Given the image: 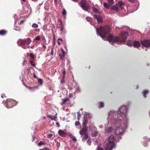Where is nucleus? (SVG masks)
<instances>
[{"label":"nucleus","mask_w":150,"mask_h":150,"mask_svg":"<svg viewBox=\"0 0 150 150\" xmlns=\"http://www.w3.org/2000/svg\"><path fill=\"white\" fill-rule=\"evenodd\" d=\"M119 114L116 112L114 113L113 122L114 124H116L119 120H121L122 118L126 117L127 109L126 106L122 105L119 108Z\"/></svg>","instance_id":"f257e3e1"},{"label":"nucleus","mask_w":150,"mask_h":150,"mask_svg":"<svg viewBox=\"0 0 150 150\" xmlns=\"http://www.w3.org/2000/svg\"><path fill=\"white\" fill-rule=\"evenodd\" d=\"M96 28L97 34L103 38H105V35L109 33L111 30L110 27L107 25Z\"/></svg>","instance_id":"f03ea898"},{"label":"nucleus","mask_w":150,"mask_h":150,"mask_svg":"<svg viewBox=\"0 0 150 150\" xmlns=\"http://www.w3.org/2000/svg\"><path fill=\"white\" fill-rule=\"evenodd\" d=\"M116 140L115 137L113 135H111L110 136L105 150H112L115 146Z\"/></svg>","instance_id":"7ed1b4c3"},{"label":"nucleus","mask_w":150,"mask_h":150,"mask_svg":"<svg viewBox=\"0 0 150 150\" xmlns=\"http://www.w3.org/2000/svg\"><path fill=\"white\" fill-rule=\"evenodd\" d=\"M31 40L30 38H26L25 39H19L18 41V44L22 46L24 49L29 48L30 46L28 45L30 44Z\"/></svg>","instance_id":"20e7f679"},{"label":"nucleus","mask_w":150,"mask_h":150,"mask_svg":"<svg viewBox=\"0 0 150 150\" xmlns=\"http://www.w3.org/2000/svg\"><path fill=\"white\" fill-rule=\"evenodd\" d=\"M125 6L123 2L119 1L118 2L117 4H116L114 5L111 8V10L115 11L116 12H118L119 8L120 9H122L123 6Z\"/></svg>","instance_id":"39448f33"},{"label":"nucleus","mask_w":150,"mask_h":150,"mask_svg":"<svg viewBox=\"0 0 150 150\" xmlns=\"http://www.w3.org/2000/svg\"><path fill=\"white\" fill-rule=\"evenodd\" d=\"M6 107L11 108L16 105V101L12 99H7L6 100Z\"/></svg>","instance_id":"423d86ee"},{"label":"nucleus","mask_w":150,"mask_h":150,"mask_svg":"<svg viewBox=\"0 0 150 150\" xmlns=\"http://www.w3.org/2000/svg\"><path fill=\"white\" fill-rule=\"evenodd\" d=\"M128 36V33L127 32H124L122 33L120 38L121 41L122 42H125L126 41L127 37Z\"/></svg>","instance_id":"0eeeda50"},{"label":"nucleus","mask_w":150,"mask_h":150,"mask_svg":"<svg viewBox=\"0 0 150 150\" xmlns=\"http://www.w3.org/2000/svg\"><path fill=\"white\" fill-rule=\"evenodd\" d=\"M142 45L146 47H150V40H144L141 41Z\"/></svg>","instance_id":"6e6552de"},{"label":"nucleus","mask_w":150,"mask_h":150,"mask_svg":"<svg viewBox=\"0 0 150 150\" xmlns=\"http://www.w3.org/2000/svg\"><path fill=\"white\" fill-rule=\"evenodd\" d=\"M115 133L117 135H121L123 133V129L121 127H118L116 129Z\"/></svg>","instance_id":"1a4fd4ad"},{"label":"nucleus","mask_w":150,"mask_h":150,"mask_svg":"<svg viewBox=\"0 0 150 150\" xmlns=\"http://www.w3.org/2000/svg\"><path fill=\"white\" fill-rule=\"evenodd\" d=\"M88 128L83 127V128L79 132V133L81 135H84L87 133V131Z\"/></svg>","instance_id":"9d476101"},{"label":"nucleus","mask_w":150,"mask_h":150,"mask_svg":"<svg viewBox=\"0 0 150 150\" xmlns=\"http://www.w3.org/2000/svg\"><path fill=\"white\" fill-rule=\"evenodd\" d=\"M94 17L96 19L98 23H100L102 22V18L99 16L97 15H94Z\"/></svg>","instance_id":"9b49d317"},{"label":"nucleus","mask_w":150,"mask_h":150,"mask_svg":"<svg viewBox=\"0 0 150 150\" xmlns=\"http://www.w3.org/2000/svg\"><path fill=\"white\" fill-rule=\"evenodd\" d=\"M88 120L87 118L84 117L82 122L83 127L88 128L87 126V124H88Z\"/></svg>","instance_id":"f8f14e48"},{"label":"nucleus","mask_w":150,"mask_h":150,"mask_svg":"<svg viewBox=\"0 0 150 150\" xmlns=\"http://www.w3.org/2000/svg\"><path fill=\"white\" fill-rule=\"evenodd\" d=\"M58 134L62 137H65L67 135L66 133L64 131L61 130H59Z\"/></svg>","instance_id":"ddd939ff"},{"label":"nucleus","mask_w":150,"mask_h":150,"mask_svg":"<svg viewBox=\"0 0 150 150\" xmlns=\"http://www.w3.org/2000/svg\"><path fill=\"white\" fill-rule=\"evenodd\" d=\"M120 40V38H119L117 36L114 37L112 41L113 42H122Z\"/></svg>","instance_id":"4468645a"},{"label":"nucleus","mask_w":150,"mask_h":150,"mask_svg":"<svg viewBox=\"0 0 150 150\" xmlns=\"http://www.w3.org/2000/svg\"><path fill=\"white\" fill-rule=\"evenodd\" d=\"M133 45L134 47L138 48L140 46V44L139 42L135 41L133 42Z\"/></svg>","instance_id":"2eb2a0df"},{"label":"nucleus","mask_w":150,"mask_h":150,"mask_svg":"<svg viewBox=\"0 0 150 150\" xmlns=\"http://www.w3.org/2000/svg\"><path fill=\"white\" fill-rule=\"evenodd\" d=\"M113 36L112 35L109 34L107 37V39L110 42H111L113 40Z\"/></svg>","instance_id":"dca6fc26"},{"label":"nucleus","mask_w":150,"mask_h":150,"mask_svg":"<svg viewBox=\"0 0 150 150\" xmlns=\"http://www.w3.org/2000/svg\"><path fill=\"white\" fill-rule=\"evenodd\" d=\"M61 54H59V56L60 57V58L62 60L63 58L65 57V53L64 50L63 49L61 50Z\"/></svg>","instance_id":"f3484780"},{"label":"nucleus","mask_w":150,"mask_h":150,"mask_svg":"<svg viewBox=\"0 0 150 150\" xmlns=\"http://www.w3.org/2000/svg\"><path fill=\"white\" fill-rule=\"evenodd\" d=\"M81 7H84L86 4V0H82L80 2Z\"/></svg>","instance_id":"a211bd4d"},{"label":"nucleus","mask_w":150,"mask_h":150,"mask_svg":"<svg viewBox=\"0 0 150 150\" xmlns=\"http://www.w3.org/2000/svg\"><path fill=\"white\" fill-rule=\"evenodd\" d=\"M82 8L84 10L88 12V10L90 9V7L87 4Z\"/></svg>","instance_id":"6ab92c4d"},{"label":"nucleus","mask_w":150,"mask_h":150,"mask_svg":"<svg viewBox=\"0 0 150 150\" xmlns=\"http://www.w3.org/2000/svg\"><path fill=\"white\" fill-rule=\"evenodd\" d=\"M7 32V31L5 30H0V35L4 36L6 34Z\"/></svg>","instance_id":"aec40b11"},{"label":"nucleus","mask_w":150,"mask_h":150,"mask_svg":"<svg viewBox=\"0 0 150 150\" xmlns=\"http://www.w3.org/2000/svg\"><path fill=\"white\" fill-rule=\"evenodd\" d=\"M113 129V128L112 127H109L107 129L106 132L108 133H111L112 132Z\"/></svg>","instance_id":"412c9836"},{"label":"nucleus","mask_w":150,"mask_h":150,"mask_svg":"<svg viewBox=\"0 0 150 150\" xmlns=\"http://www.w3.org/2000/svg\"><path fill=\"white\" fill-rule=\"evenodd\" d=\"M69 98H66V99H64L63 100V101L62 102V105H63L64 104H65L66 103V102L67 101H69Z\"/></svg>","instance_id":"4be33fe9"},{"label":"nucleus","mask_w":150,"mask_h":150,"mask_svg":"<svg viewBox=\"0 0 150 150\" xmlns=\"http://www.w3.org/2000/svg\"><path fill=\"white\" fill-rule=\"evenodd\" d=\"M60 25L61 26V28H60V30L61 32V33H62L64 30V27L63 25L62 24V22L61 21H60Z\"/></svg>","instance_id":"5701e85b"},{"label":"nucleus","mask_w":150,"mask_h":150,"mask_svg":"<svg viewBox=\"0 0 150 150\" xmlns=\"http://www.w3.org/2000/svg\"><path fill=\"white\" fill-rule=\"evenodd\" d=\"M149 92V91L148 90H144L143 92V94L144 96V97L145 98H146V95L147 93H148Z\"/></svg>","instance_id":"b1692460"},{"label":"nucleus","mask_w":150,"mask_h":150,"mask_svg":"<svg viewBox=\"0 0 150 150\" xmlns=\"http://www.w3.org/2000/svg\"><path fill=\"white\" fill-rule=\"evenodd\" d=\"M45 142L42 141H40L38 143V145L39 146H40L42 145H45Z\"/></svg>","instance_id":"393cba45"},{"label":"nucleus","mask_w":150,"mask_h":150,"mask_svg":"<svg viewBox=\"0 0 150 150\" xmlns=\"http://www.w3.org/2000/svg\"><path fill=\"white\" fill-rule=\"evenodd\" d=\"M88 133H87L85 134H84V136L83 137V138L82 140L83 141H84L85 139H88Z\"/></svg>","instance_id":"a878e982"},{"label":"nucleus","mask_w":150,"mask_h":150,"mask_svg":"<svg viewBox=\"0 0 150 150\" xmlns=\"http://www.w3.org/2000/svg\"><path fill=\"white\" fill-rule=\"evenodd\" d=\"M108 1V4L110 5H111L113 4V0H107Z\"/></svg>","instance_id":"bb28decb"},{"label":"nucleus","mask_w":150,"mask_h":150,"mask_svg":"<svg viewBox=\"0 0 150 150\" xmlns=\"http://www.w3.org/2000/svg\"><path fill=\"white\" fill-rule=\"evenodd\" d=\"M100 105H99V108H101L104 107V104L103 102H100Z\"/></svg>","instance_id":"cd10ccee"},{"label":"nucleus","mask_w":150,"mask_h":150,"mask_svg":"<svg viewBox=\"0 0 150 150\" xmlns=\"http://www.w3.org/2000/svg\"><path fill=\"white\" fill-rule=\"evenodd\" d=\"M32 26L33 28H37L38 27V26L37 24L34 23L33 24Z\"/></svg>","instance_id":"c85d7f7f"},{"label":"nucleus","mask_w":150,"mask_h":150,"mask_svg":"<svg viewBox=\"0 0 150 150\" xmlns=\"http://www.w3.org/2000/svg\"><path fill=\"white\" fill-rule=\"evenodd\" d=\"M47 117H48L50 118L52 120H54L55 118V117H54V116H53L52 115H48Z\"/></svg>","instance_id":"c756f323"},{"label":"nucleus","mask_w":150,"mask_h":150,"mask_svg":"<svg viewBox=\"0 0 150 150\" xmlns=\"http://www.w3.org/2000/svg\"><path fill=\"white\" fill-rule=\"evenodd\" d=\"M103 5L105 8H109V6L107 3L105 2L103 4Z\"/></svg>","instance_id":"7c9ffc66"},{"label":"nucleus","mask_w":150,"mask_h":150,"mask_svg":"<svg viewBox=\"0 0 150 150\" xmlns=\"http://www.w3.org/2000/svg\"><path fill=\"white\" fill-rule=\"evenodd\" d=\"M77 115H78V116H77L78 120H79L80 119V117H81V115L80 113V112L79 111L78 112H77Z\"/></svg>","instance_id":"2f4dec72"},{"label":"nucleus","mask_w":150,"mask_h":150,"mask_svg":"<svg viewBox=\"0 0 150 150\" xmlns=\"http://www.w3.org/2000/svg\"><path fill=\"white\" fill-rule=\"evenodd\" d=\"M38 81L39 83L41 85H42L43 83V81L42 79H38Z\"/></svg>","instance_id":"473e14b6"},{"label":"nucleus","mask_w":150,"mask_h":150,"mask_svg":"<svg viewBox=\"0 0 150 150\" xmlns=\"http://www.w3.org/2000/svg\"><path fill=\"white\" fill-rule=\"evenodd\" d=\"M40 36H37V37H36L34 40H37V41H39L40 40Z\"/></svg>","instance_id":"72a5a7b5"},{"label":"nucleus","mask_w":150,"mask_h":150,"mask_svg":"<svg viewBox=\"0 0 150 150\" xmlns=\"http://www.w3.org/2000/svg\"><path fill=\"white\" fill-rule=\"evenodd\" d=\"M93 11L94 12L96 13H98L99 11L96 8L94 7L93 8Z\"/></svg>","instance_id":"f704fd0d"},{"label":"nucleus","mask_w":150,"mask_h":150,"mask_svg":"<svg viewBox=\"0 0 150 150\" xmlns=\"http://www.w3.org/2000/svg\"><path fill=\"white\" fill-rule=\"evenodd\" d=\"M56 145L58 149L59 148L60 146V144L57 141L56 142Z\"/></svg>","instance_id":"c9c22d12"},{"label":"nucleus","mask_w":150,"mask_h":150,"mask_svg":"<svg viewBox=\"0 0 150 150\" xmlns=\"http://www.w3.org/2000/svg\"><path fill=\"white\" fill-rule=\"evenodd\" d=\"M92 18L89 17H88L86 18V20L88 22L91 21V20Z\"/></svg>","instance_id":"e433bc0d"},{"label":"nucleus","mask_w":150,"mask_h":150,"mask_svg":"<svg viewBox=\"0 0 150 150\" xmlns=\"http://www.w3.org/2000/svg\"><path fill=\"white\" fill-rule=\"evenodd\" d=\"M29 55L32 59H33L34 58V55L33 53H30V54Z\"/></svg>","instance_id":"4c0bfd02"},{"label":"nucleus","mask_w":150,"mask_h":150,"mask_svg":"<svg viewBox=\"0 0 150 150\" xmlns=\"http://www.w3.org/2000/svg\"><path fill=\"white\" fill-rule=\"evenodd\" d=\"M80 125V122L79 121H76L75 122V125L76 126H79Z\"/></svg>","instance_id":"58836bf2"},{"label":"nucleus","mask_w":150,"mask_h":150,"mask_svg":"<svg viewBox=\"0 0 150 150\" xmlns=\"http://www.w3.org/2000/svg\"><path fill=\"white\" fill-rule=\"evenodd\" d=\"M53 136V134H47V137L48 138H50Z\"/></svg>","instance_id":"ea45409f"},{"label":"nucleus","mask_w":150,"mask_h":150,"mask_svg":"<svg viewBox=\"0 0 150 150\" xmlns=\"http://www.w3.org/2000/svg\"><path fill=\"white\" fill-rule=\"evenodd\" d=\"M97 150H104L100 146H98L97 147Z\"/></svg>","instance_id":"a19ab883"},{"label":"nucleus","mask_w":150,"mask_h":150,"mask_svg":"<svg viewBox=\"0 0 150 150\" xmlns=\"http://www.w3.org/2000/svg\"><path fill=\"white\" fill-rule=\"evenodd\" d=\"M30 64H31V65L32 66H33V67H35V65L33 63V61H30Z\"/></svg>","instance_id":"79ce46f5"},{"label":"nucleus","mask_w":150,"mask_h":150,"mask_svg":"<svg viewBox=\"0 0 150 150\" xmlns=\"http://www.w3.org/2000/svg\"><path fill=\"white\" fill-rule=\"evenodd\" d=\"M66 14V12L65 9H64L62 11V14L65 15Z\"/></svg>","instance_id":"37998d69"},{"label":"nucleus","mask_w":150,"mask_h":150,"mask_svg":"<svg viewBox=\"0 0 150 150\" xmlns=\"http://www.w3.org/2000/svg\"><path fill=\"white\" fill-rule=\"evenodd\" d=\"M72 140L74 141H77V139H76V138H75V137H74V136H73L72 137Z\"/></svg>","instance_id":"c03bdc74"},{"label":"nucleus","mask_w":150,"mask_h":150,"mask_svg":"<svg viewBox=\"0 0 150 150\" xmlns=\"http://www.w3.org/2000/svg\"><path fill=\"white\" fill-rule=\"evenodd\" d=\"M87 143L89 145H90L91 144V142L90 140L89 139L87 141Z\"/></svg>","instance_id":"a18cd8bd"},{"label":"nucleus","mask_w":150,"mask_h":150,"mask_svg":"<svg viewBox=\"0 0 150 150\" xmlns=\"http://www.w3.org/2000/svg\"><path fill=\"white\" fill-rule=\"evenodd\" d=\"M69 98H70L73 97V95L71 93H70L69 94Z\"/></svg>","instance_id":"49530a36"},{"label":"nucleus","mask_w":150,"mask_h":150,"mask_svg":"<svg viewBox=\"0 0 150 150\" xmlns=\"http://www.w3.org/2000/svg\"><path fill=\"white\" fill-rule=\"evenodd\" d=\"M127 45L129 46H131L132 45L131 43L129 42H127Z\"/></svg>","instance_id":"de8ad7c7"},{"label":"nucleus","mask_w":150,"mask_h":150,"mask_svg":"<svg viewBox=\"0 0 150 150\" xmlns=\"http://www.w3.org/2000/svg\"><path fill=\"white\" fill-rule=\"evenodd\" d=\"M131 3H133L135 2V0H128Z\"/></svg>","instance_id":"09e8293b"},{"label":"nucleus","mask_w":150,"mask_h":150,"mask_svg":"<svg viewBox=\"0 0 150 150\" xmlns=\"http://www.w3.org/2000/svg\"><path fill=\"white\" fill-rule=\"evenodd\" d=\"M63 74H64V76L63 77V79H64L65 77V75L66 74V71H64L63 72Z\"/></svg>","instance_id":"8fccbe9b"},{"label":"nucleus","mask_w":150,"mask_h":150,"mask_svg":"<svg viewBox=\"0 0 150 150\" xmlns=\"http://www.w3.org/2000/svg\"><path fill=\"white\" fill-rule=\"evenodd\" d=\"M53 53H54V51H53V49H52L51 50V53H50V54H51V55H53Z\"/></svg>","instance_id":"3c124183"},{"label":"nucleus","mask_w":150,"mask_h":150,"mask_svg":"<svg viewBox=\"0 0 150 150\" xmlns=\"http://www.w3.org/2000/svg\"><path fill=\"white\" fill-rule=\"evenodd\" d=\"M5 97V95L4 94H3L1 95V97L3 98H4V97Z\"/></svg>","instance_id":"603ef678"},{"label":"nucleus","mask_w":150,"mask_h":150,"mask_svg":"<svg viewBox=\"0 0 150 150\" xmlns=\"http://www.w3.org/2000/svg\"><path fill=\"white\" fill-rule=\"evenodd\" d=\"M25 21V20H21V21H20V24H22L23 23V22L24 21Z\"/></svg>","instance_id":"864d4df0"},{"label":"nucleus","mask_w":150,"mask_h":150,"mask_svg":"<svg viewBox=\"0 0 150 150\" xmlns=\"http://www.w3.org/2000/svg\"><path fill=\"white\" fill-rule=\"evenodd\" d=\"M57 43H58V44L59 45H60V44H61V43L60 42H59V40H58V41H57Z\"/></svg>","instance_id":"5fc2aeb1"},{"label":"nucleus","mask_w":150,"mask_h":150,"mask_svg":"<svg viewBox=\"0 0 150 150\" xmlns=\"http://www.w3.org/2000/svg\"><path fill=\"white\" fill-rule=\"evenodd\" d=\"M58 40L60 41L61 42H62L63 41V40L61 38H59Z\"/></svg>","instance_id":"6e6d98bb"},{"label":"nucleus","mask_w":150,"mask_h":150,"mask_svg":"<svg viewBox=\"0 0 150 150\" xmlns=\"http://www.w3.org/2000/svg\"><path fill=\"white\" fill-rule=\"evenodd\" d=\"M35 30L37 32H39L40 29H37L36 30Z\"/></svg>","instance_id":"4d7b16f0"},{"label":"nucleus","mask_w":150,"mask_h":150,"mask_svg":"<svg viewBox=\"0 0 150 150\" xmlns=\"http://www.w3.org/2000/svg\"><path fill=\"white\" fill-rule=\"evenodd\" d=\"M42 47H43L45 49L46 48V47L45 46V45H43Z\"/></svg>","instance_id":"13d9d810"},{"label":"nucleus","mask_w":150,"mask_h":150,"mask_svg":"<svg viewBox=\"0 0 150 150\" xmlns=\"http://www.w3.org/2000/svg\"><path fill=\"white\" fill-rule=\"evenodd\" d=\"M63 79H63L61 81V83H63L64 82V81L63 80Z\"/></svg>","instance_id":"bf43d9fd"},{"label":"nucleus","mask_w":150,"mask_h":150,"mask_svg":"<svg viewBox=\"0 0 150 150\" xmlns=\"http://www.w3.org/2000/svg\"><path fill=\"white\" fill-rule=\"evenodd\" d=\"M34 77L35 78H37V76H36L35 74H34Z\"/></svg>","instance_id":"052dcab7"},{"label":"nucleus","mask_w":150,"mask_h":150,"mask_svg":"<svg viewBox=\"0 0 150 150\" xmlns=\"http://www.w3.org/2000/svg\"><path fill=\"white\" fill-rule=\"evenodd\" d=\"M34 88V87L32 88V87H29V89H31L32 88Z\"/></svg>","instance_id":"680f3d73"},{"label":"nucleus","mask_w":150,"mask_h":150,"mask_svg":"<svg viewBox=\"0 0 150 150\" xmlns=\"http://www.w3.org/2000/svg\"><path fill=\"white\" fill-rule=\"evenodd\" d=\"M45 149H46V150H50V149H48V148H45Z\"/></svg>","instance_id":"e2e57ef3"},{"label":"nucleus","mask_w":150,"mask_h":150,"mask_svg":"<svg viewBox=\"0 0 150 150\" xmlns=\"http://www.w3.org/2000/svg\"><path fill=\"white\" fill-rule=\"evenodd\" d=\"M33 69V68L32 67H30L29 68L30 69Z\"/></svg>","instance_id":"0e129e2a"},{"label":"nucleus","mask_w":150,"mask_h":150,"mask_svg":"<svg viewBox=\"0 0 150 150\" xmlns=\"http://www.w3.org/2000/svg\"><path fill=\"white\" fill-rule=\"evenodd\" d=\"M69 89L70 90H72L73 89V88H69Z\"/></svg>","instance_id":"69168bd1"},{"label":"nucleus","mask_w":150,"mask_h":150,"mask_svg":"<svg viewBox=\"0 0 150 150\" xmlns=\"http://www.w3.org/2000/svg\"><path fill=\"white\" fill-rule=\"evenodd\" d=\"M23 1L25 2L26 0H22Z\"/></svg>","instance_id":"338daca9"},{"label":"nucleus","mask_w":150,"mask_h":150,"mask_svg":"<svg viewBox=\"0 0 150 150\" xmlns=\"http://www.w3.org/2000/svg\"><path fill=\"white\" fill-rule=\"evenodd\" d=\"M72 0L74 1H77V0Z\"/></svg>","instance_id":"774afa93"}]
</instances>
